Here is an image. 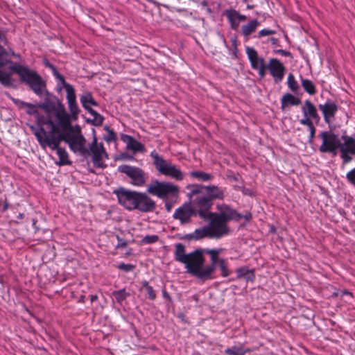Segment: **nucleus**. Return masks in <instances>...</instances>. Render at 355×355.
Masks as SVG:
<instances>
[{"label": "nucleus", "mask_w": 355, "mask_h": 355, "mask_svg": "<svg viewBox=\"0 0 355 355\" xmlns=\"http://www.w3.org/2000/svg\"><path fill=\"white\" fill-rule=\"evenodd\" d=\"M98 297L97 295H90V300L92 302L96 301L98 300Z\"/></svg>", "instance_id": "obj_62"}, {"label": "nucleus", "mask_w": 355, "mask_h": 355, "mask_svg": "<svg viewBox=\"0 0 355 355\" xmlns=\"http://www.w3.org/2000/svg\"><path fill=\"white\" fill-rule=\"evenodd\" d=\"M114 193L119 203L128 211L138 210L142 213H149L156 209L155 200L146 193L119 187L114 191Z\"/></svg>", "instance_id": "obj_5"}, {"label": "nucleus", "mask_w": 355, "mask_h": 355, "mask_svg": "<svg viewBox=\"0 0 355 355\" xmlns=\"http://www.w3.org/2000/svg\"><path fill=\"white\" fill-rule=\"evenodd\" d=\"M150 157L153 159V164L155 168L162 175L179 181L184 179V174L180 168L171 162L164 159L155 150H153L150 153Z\"/></svg>", "instance_id": "obj_7"}, {"label": "nucleus", "mask_w": 355, "mask_h": 355, "mask_svg": "<svg viewBox=\"0 0 355 355\" xmlns=\"http://www.w3.org/2000/svg\"><path fill=\"white\" fill-rule=\"evenodd\" d=\"M351 153H340V158L342 159V167L348 164L352 161V157Z\"/></svg>", "instance_id": "obj_41"}, {"label": "nucleus", "mask_w": 355, "mask_h": 355, "mask_svg": "<svg viewBox=\"0 0 355 355\" xmlns=\"http://www.w3.org/2000/svg\"><path fill=\"white\" fill-rule=\"evenodd\" d=\"M233 15L234 16H237V19L239 21H245L247 19L245 15L240 14L239 11H234Z\"/></svg>", "instance_id": "obj_51"}, {"label": "nucleus", "mask_w": 355, "mask_h": 355, "mask_svg": "<svg viewBox=\"0 0 355 355\" xmlns=\"http://www.w3.org/2000/svg\"><path fill=\"white\" fill-rule=\"evenodd\" d=\"M64 142L69 145L70 150L76 153H79L83 156L89 155V151L87 148L86 139L83 135L71 137L66 135Z\"/></svg>", "instance_id": "obj_12"}, {"label": "nucleus", "mask_w": 355, "mask_h": 355, "mask_svg": "<svg viewBox=\"0 0 355 355\" xmlns=\"http://www.w3.org/2000/svg\"><path fill=\"white\" fill-rule=\"evenodd\" d=\"M218 266L220 270H221V276L223 277H227L230 275V271L227 267V263L225 259H221L219 261Z\"/></svg>", "instance_id": "obj_38"}, {"label": "nucleus", "mask_w": 355, "mask_h": 355, "mask_svg": "<svg viewBox=\"0 0 355 355\" xmlns=\"http://www.w3.org/2000/svg\"><path fill=\"white\" fill-rule=\"evenodd\" d=\"M276 33V31L271 30L269 28H263L259 31L257 35L254 36V37L261 38L265 36L272 35Z\"/></svg>", "instance_id": "obj_42"}, {"label": "nucleus", "mask_w": 355, "mask_h": 355, "mask_svg": "<svg viewBox=\"0 0 355 355\" xmlns=\"http://www.w3.org/2000/svg\"><path fill=\"white\" fill-rule=\"evenodd\" d=\"M123 141L126 143L127 148L134 153H143L145 150L144 146L131 136L124 135Z\"/></svg>", "instance_id": "obj_24"}, {"label": "nucleus", "mask_w": 355, "mask_h": 355, "mask_svg": "<svg viewBox=\"0 0 355 355\" xmlns=\"http://www.w3.org/2000/svg\"><path fill=\"white\" fill-rule=\"evenodd\" d=\"M191 176L203 182L209 181L213 178V175L202 171H195L190 173Z\"/></svg>", "instance_id": "obj_34"}, {"label": "nucleus", "mask_w": 355, "mask_h": 355, "mask_svg": "<svg viewBox=\"0 0 355 355\" xmlns=\"http://www.w3.org/2000/svg\"><path fill=\"white\" fill-rule=\"evenodd\" d=\"M51 115L46 114V117L42 121L43 124L51 128V130L46 132L43 128H41L35 132V136L41 146L43 148L49 146L51 149L55 150L60 146L61 141H65L66 135L63 130L60 132V127L54 123Z\"/></svg>", "instance_id": "obj_6"}, {"label": "nucleus", "mask_w": 355, "mask_h": 355, "mask_svg": "<svg viewBox=\"0 0 355 355\" xmlns=\"http://www.w3.org/2000/svg\"><path fill=\"white\" fill-rule=\"evenodd\" d=\"M205 237H209L210 239H213V236L208 228L207 225L204 226L200 228L196 229L193 233L185 234L182 239L188 241L191 240H200Z\"/></svg>", "instance_id": "obj_21"}, {"label": "nucleus", "mask_w": 355, "mask_h": 355, "mask_svg": "<svg viewBox=\"0 0 355 355\" xmlns=\"http://www.w3.org/2000/svg\"><path fill=\"white\" fill-rule=\"evenodd\" d=\"M322 144L319 151L322 153H329L336 156L340 146V139L337 135L331 131H323L319 135Z\"/></svg>", "instance_id": "obj_10"}, {"label": "nucleus", "mask_w": 355, "mask_h": 355, "mask_svg": "<svg viewBox=\"0 0 355 355\" xmlns=\"http://www.w3.org/2000/svg\"><path fill=\"white\" fill-rule=\"evenodd\" d=\"M309 140L310 141H312L313 139V138L315 137V128L313 125V123L311 125V126H309Z\"/></svg>", "instance_id": "obj_50"}, {"label": "nucleus", "mask_w": 355, "mask_h": 355, "mask_svg": "<svg viewBox=\"0 0 355 355\" xmlns=\"http://www.w3.org/2000/svg\"><path fill=\"white\" fill-rule=\"evenodd\" d=\"M159 240L157 235H146L141 241L142 244H151L155 243Z\"/></svg>", "instance_id": "obj_40"}, {"label": "nucleus", "mask_w": 355, "mask_h": 355, "mask_svg": "<svg viewBox=\"0 0 355 355\" xmlns=\"http://www.w3.org/2000/svg\"><path fill=\"white\" fill-rule=\"evenodd\" d=\"M252 214L249 211H246L245 214H241V218H244L247 222L252 218Z\"/></svg>", "instance_id": "obj_54"}, {"label": "nucleus", "mask_w": 355, "mask_h": 355, "mask_svg": "<svg viewBox=\"0 0 355 355\" xmlns=\"http://www.w3.org/2000/svg\"><path fill=\"white\" fill-rule=\"evenodd\" d=\"M147 192L163 200H166L170 198H176L178 196L179 188L172 183L155 180L148 186Z\"/></svg>", "instance_id": "obj_8"}, {"label": "nucleus", "mask_w": 355, "mask_h": 355, "mask_svg": "<svg viewBox=\"0 0 355 355\" xmlns=\"http://www.w3.org/2000/svg\"><path fill=\"white\" fill-rule=\"evenodd\" d=\"M343 295H350V296H352V293L350 291H347V290H345V291H343Z\"/></svg>", "instance_id": "obj_64"}, {"label": "nucleus", "mask_w": 355, "mask_h": 355, "mask_svg": "<svg viewBox=\"0 0 355 355\" xmlns=\"http://www.w3.org/2000/svg\"><path fill=\"white\" fill-rule=\"evenodd\" d=\"M162 296L164 299H166L168 302H171L172 299L170 296V295L167 293V291L165 289L162 290Z\"/></svg>", "instance_id": "obj_55"}, {"label": "nucleus", "mask_w": 355, "mask_h": 355, "mask_svg": "<svg viewBox=\"0 0 355 355\" xmlns=\"http://www.w3.org/2000/svg\"><path fill=\"white\" fill-rule=\"evenodd\" d=\"M287 84L288 88L293 92H297L299 89V85L297 82V80L295 78V76L292 73H289L287 77Z\"/></svg>", "instance_id": "obj_37"}, {"label": "nucleus", "mask_w": 355, "mask_h": 355, "mask_svg": "<svg viewBox=\"0 0 355 355\" xmlns=\"http://www.w3.org/2000/svg\"><path fill=\"white\" fill-rule=\"evenodd\" d=\"M117 171L125 174L131 180V184L134 186L142 187L146 183V173L141 168L123 164L118 166Z\"/></svg>", "instance_id": "obj_11"}, {"label": "nucleus", "mask_w": 355, "mask_h": 355, "mask_svg": "<svg viewBox=\"0 0 355 355\" xmlns=\"http://www.w3.org/2000/svg\"><path fill=\"white\" fill-rule=\"evenodd\" d=\"M202 218L209 221V225L207 227L209 228L213 238L219 239L229 234L230 229L227 225V222L218 213H209Z\"/></svg>", "instance_id": "obj_9"}, {"label": "nucleus", "mask_w": 355, "mask_h": 355, "mask_svg": "<svg viewBox=\"0 0 355 355\" xmlns=\"http://www.w3.org/2000/svg\"><path fill=\"white\" fill-rule=\"evenodd\" d=\"M245 53L252 69H257L260 67L266 65L264 58L259 57L257 51L253 47L247 46L245 48Z\"/></svg>", "instance_id": "obj_19"}, {"label": "nucleus", "mask_w": 355, "mask_h": 355, "mask_svg": "<svg viewBox=\"0 0 355 355\" xmlns=\"http://www.w3.org/2000/svg\"><path fill=\"white\" fill-rule=\"evenodd\" d=\"M122 157L127 159H132L133 157L128 155L127 153H123L121 155Z\"/></svg>", "instance_id": "obj_60"}, {"label": "nucleus", "mask_w": 355, "mask_h": 355, "mask_svg": "<svg viewBox=\"0 0 355 355\" xmlns=\"http://www.w3.org/2000/svg\"><path fill=\"white\" fill-rule=\"evenodd\" d=\"M90 114L93 116V119H87L86 122L87 123L94 126H100L103 124L104 118L101 114L98 113L96 110H91Z\"/></svg>", "instance_id": "obj_32"}, {"label": "nucleus", "mask_w": 355, "mask_h": 355, "mask_svg": "<svg viewBox=\"0 0 355 355\" xmlns=\"http://www.w3.org/2000/svg\"><path fill=\"white\" fill-rule=\"evenodd\" d=\"M37 220L36 218L32 219V225H33L35 232H37L39 230V227L37 226Z\"/></svg>", "instance_id": "obj_57"}, {"label": "nucleus", "mask_w": 355, "mask_h": 355, "mask_svg": "<svg viewBox=\"0 0 355 355\" xmlns=\"http://www.w3.org/2000/svg\"><path fill=\"white\" fill-rule=\"evenodd\" d=\"M38 107L43 110L46 114H53L55 116L58 125L63 130L64 135H69L71 137L83 135L80 125H72L71 121L73 120L69 119L64 105L55 96L51 95L46 91V97L44 102L39 104Z\"/></svg>", "instance_id": "obj_3"}, {"label": "nucleus", "mask_w": 355, "mask_h": 355, "mask_svg": "<svg viewBox=\"0 0 355 355\" xmlns=\"http://www.w3.org/2000/svg\"><path fill=\"white\" fill-rule=\"evenodd\" d=\"M341 139L343 143L340 140V153L355 154V139L351 136L342 135Z\"/></svg>", "instance_id": "obj_23"}, {"label": "nucleus", "mask_w": 355, "mask_h": 355, "mask_svg": "<svg viewBox=\"0 0 355 355\" xmlns=\"http://www.w3.org/2000/svg\"><path fill=\"white\" fill-rule=\"evenodd\" d=\"M117 268L120 270H122L126 272L132 271L133 269H135V266L131 263H125L123 262L120 263Z\"/></svg>", "instance_id": "obj_43"}, {"label": "nucleus", "mask_w": 355, "mask_h": 355, "mask_svg": "<svg viewBox=\"0 0 355 355\" xmlns=\"http://www.w3.org/2000/svg\"><path fill=\"white\" fill-rule=\"evenodd\" d=\"M312 120L313 119L308 116H304V119H300V123L302 125H306L309 128V126H311V125L313 123Z\"/></svg>", "instance_id": "obj_46"}, {"label": "nucleus", "mask_w": 355, "mask_h": 355, "mask_svg": "<svg viewBox=\"0 0 355 355\" xmlns=\"http://www.w3.org/2000/svg\"><path fill=\"white\" fill-rule=\"evenodd\" d=\"M80 103L82 105H91L94 106H97V102L94 99L92 94L88 92L84 95H82L80 98Z\"/></svg>", "instance_id": "obj_35"}, {"label": "nucleus", "mask_w": 355, "mask_h": 355, "mask_svg": "<svg viewBox=\"0 0 355 355\" xmlns=\"http://www.w3.org/2000/svg\"><path fill=\"white\" fill-rule=\"evenodd\" d=\"M142 288L146 291L148 297L150 300H155L156 299V293L153 288L149 284V283L144 280L141 282Z\"/></svg>", "instance_id": "obj_36"}, {"label": "nucleus", "mask_w": 355, "mask_h": 355, "mask_svg": "<svg viewBox=\"0 0 355 355\" xmlns=\"http://www.w3.org/2000/svg\"><path fill=\"white\" fill-rule=\"evenodd\" d=\"M104 128L107 132V135L104 137L105 141L108 143L116 141L117 137L114 130L110 128V127L107 125H105Z\"/></svg>", "instance_id": "obj_39"}, {"label": "nucleus", "mask_w": 355, "mask_h": 355, "mask_svg": "<svg viewBox=\"0 0 355 355\" xmlns=\"http://www.w3.org/2000/svg\"><path fill=\"white\" fill-rule=\"evenodd\" d=\"M175 260L185 265L189 273L205 282L210 269L205 268L203 265L205 259L203 256V249H196L189 254L185 253V246L182 243H177L174 251Z\"/></svg>", "instance_id": "obj_4"}, {"label": "nucleus", "mask_w": 355, "mask_h": 355, "mask_svg": "<svg viewBox=\"0 0 355 355\" xmlns=\"http://www.w3.org/2000/svg\"><path fill=\"white\" fill-rule=\"evenodd\" d=\"M346 178L351 184L355 186V168L347 173Z\"/></svg>", "instance_id": "obj_44"}, {"label": "nucleus", "mask_w": 355, "mask_h": 355, "mask_svg": "<svg viewBox=\"0 0 355 355\" xmlns=\"http://www.w3.org/2000/svg\"><path fill=\"white\" fill-rule=\"evenodd\" d=\"M238 279H244L247 282H254L255 275L253 270H250L248 267L243 266L236 270Z\"/></svg>", "instance_id": "obj_26"}, {"label": "nucleus", "mask_w": 355, "mask_h": 355, "mask_svg": "<svg viewBox=\"0 0 355 355\" xmlns=\"http://www.w3.org/2000/svg\"><path fill=\"white\" fill-rule=\"evenodd\" d=\"M234 11H236V10L234 9H230V10H226L225 11V15L226 16L228 21H232V20L238 21L237 16H234L233 15Z\"/></svg>", "instance_id": "obj_45"}, {"label": "nucleus", "mask_w": 355, "mask_h": 355, "mask_svg": "<svg viewBox=\"0 0 355 355\" xmlns=\"http://www.w3.org/2000/svg\"><path fill=\"white\" fill-rule=\"evenodd\" d=\"M302 111L303 112L304 116H308L315 121L316 123H318L320 117L318 113L316 107L312 103V102L309 100H306L304 102V105L302 107Z\"/></svg>", "instance_id": "obj_22"}, {"label": "nucleus", "mask_w": 355, "mask_h": 355, "mask_svg": "<svg viewBox=\"0 0 355 355\" xmlns=\"http://www.w3.org/2000/svg\"><path fill=\"white\" fill-rule=\"evenodd\" d=\"M266 69H268V67L267 65H265L257 68L256 70H258L259 76H260V78H263L266 76Z\"/></svg>", "instance_id": "obj_49"}, {"label": "nucleus", "mask_w": 355, "mask_h": 355, "mask_svg": "<svg viewBox=\"0 0 355 355\" xmlns=\"http://www.w3.org/2000/svg\"><path fill=\"white\" fill-rule=\"evenodd\" d=\"M193 215L194 211L190 206H182L175 211L173 218L180 220L181 224H186L190 222Z\"/></svg>", "instance_id": "obj_20"}, {"label": "nucleus", "mask_w": 355, "mask_h": 355, "mask_svg": "<svg viewBox=\"0 0 355 355\" xmlns=\"http://www.w3.org/2000/svg\"><path fill=\"white\" fill-rule=\"evenodd\" d=\"M232 46L234 47L235 50L237 49V41L236 39L232 40Z\"/></svg>", "instance_id": "obj_63"}, {"label": "nucleus", "mask_w": 355, "mask_h": 355, "mask_svg": "<svg viewBox=\"0 0 355 355\" xmlns=\"http://www.w3.org/2000/svg\"><path fill=\"white\" fill-rule=\"evenodd\" d=\"M67 92V101L68 104V108L70 113H68L69 119H72L73 121H76L78 119V114L80 110L78 105L76 101V96L75 89L73 87L68 86Z\"/></svg>", "instance_id": "obj_15"}, {"label": "nucleus", "mask_w": 355, "mask_h": 355, "mask_svg": "<svg viewBox=\"0 0 355 355\" xmlns=\"http://www.w3.org/2000/svg\"><path fill=\"white\" fill-rule=\"evenodd\" d=\"M112 295L115 297L116 301L119 304H122V302L125 300L130 295V293L126 292L125 288H122L118 291H114L112 292Z\"/></svg>", "instance_id": "obj_33"}, {"label": "nucleus", "mask_w": 355, "mask_h": 355, "mask_svg": "<svg viewBox=\"0 0 355 355\" xmlns=\"http://www.w3.org/2000/svg\"><path fill=\"white\" fill-rule=\"evenodd\" d=\"M318 108L322 112L325 123H329L331 119L334 118L338 110V106L331 100H327L324 104H320Z\"/></svg>", "instance_id": "obj_16"}, {"label": "nucleus", "mask_w": 355, "mask_h": 355, "mask_svg": "<svg viewBox=\"0 0 355 355\" xmlns=\"http://www.w3.org/2000/svg\"><path fill=\"white\" fill-rule=\"evenodd\" d=\"M219 212L218 214L227 223L230 220L239 221L241 219V214L226 205H218Z\"/></svg>", "instance_id": "obj_17"}, {"label": "nucleus", "mask_w": 355, "mask_h": 355, "mask_svg": "<svg viewBox=\"0 0 355 355\" xmlns=\"http://www.w3.org/2000/svg\"><path fill=\"white\" fill-rule=\"evenodd\" d=\"M200 6L202 7V9H205L206 10V12L209 15L211 14L212 13V10L208 6V2L206 0H203L201 1L200 3Z\"/></svg>", "instance_id": "obj_47"}, {"label": "nucleus", "mask_w": 355, "mask_h": 355, "mask_svg": "<svg viewBox=\"0 0 355 355\" xmlns=\"http://www.w3.org/2000/svg\"><path fill=\"white\" fill-rule=\"evenodd\" d=\"M88 150L89 151V155H92V162L94 165L98 168H103L104 166L102 162L103 153L106 154V153L103 144L97 143V139L96 137H94V139L90 144L89 149Z\"/></svg>", "instance_id": "obj_13"}, {"label": "nucleus", "mask_w": 355, "mask_h": 355, "mask_svg": "<svg viewBox=\"0 0 355 355\" xmlns=\"http://www.w3.org/2000/svg\"><path fill=\"white\" fill-rule=\"evenodd\" d=\"M55 150H56V153L59 157L58 164L60 166L69 165L71 164V162L69 159V155L64 148L59 146Z\"/></svg>", "instance_id": "obj_29"}, {"label": "nucleus", "mask_w": 355, "mask_h": 355, "mask_svg": "<svg viewBox=\"0 0 355 355\" xmlns=\"http://www.w3.org/2000/svg\"><path fill=\"white\" fill-rule=\"evenodd\" d=\"M301 83L304 90L309 95H314L317 89L314 83L309 79L301 78Z\"/></svg>", "instance_id": "obj_31"}, {"label": "nucleus", "mask_w": 355, "mask_h": 355, "mask_svg": "<svg viewBox=\"0 0 355 355\" xmlns=\"http://www.w3.org/2000/svg\"><path fill=\"white\" fill-rule=\"evenodd\" d=\"M91 105H85L83 107L90 114L91 110H94L90 107Z\"/></svg>", "instance_id": "obj_59"}, {"label": "nucleus", "mask_w": 355, "mask_h": 355, "mask_svg": "<svg viewBox=\"0 0 355 355\" xmlns=\"http://www.w3.org/2000/svg\"><path fill=\"white\" fill-rule=\"evenodd\" d=\"M0 41L2 42L4 45H8V40L4 34L0 33Z\"/></svg>", "instance_id": "obj_56"}, {"label": "nucleus", "mask_w": 355, "mask_h": 355, "mask_svg": "<svg viewBox=\"0 0 355 355\" xmlns=\"http://www.w3.org/2000/svg\"><path fill=\"white\" fill-rule=\"evenodd\" d=\"M187 189L189 191L188 196L194 209L202 218L211 213L209 209L214 200H223L225 198V188L215 185L189 184Z\"/></svg>", "instance_id": "obj_2"}, {"label": "nucleus", "mask_w": 355, "mask_h": 355, "mask_svg": "<svg viewBox=\"0 0 355 355\" xmlns=\"http://www.w3.org/2000/svg\"><path fill=\"white\" fill-rule=\"evenodd\" d=\"M276 53H279L282 55L286 56V57H291V58L292 57L291 53L289 51H287L286 50L279 49V50L276 51Z\"/></svg>", "instance_id": "obj_52"}, {"label": "nucleus", "mask_w": 355, "mask_h": 355, "mask_svg": "<svg viewBox=\"0 0 355 355\" xmlns=\"http://www.w3.org/2000/svg\"><path fill=\"white\" fill-rule=\"evenodd\" d=\"M164 202H165V207L166 208V209L169 211H171V205L169 204V202H168V200H164Z\"/></svg>", "instance_id": "obj_61"}, {"label": "nucleus", "mask_w": 355, "mask_h": 355, "mask_svg": "<svg viewBox=\"0 0 355 355\" xmlns=\"http://www.w3.org/2000/svg\"><path fill=\"white\" fill-rule=\"evenodd\" d=\"M267 67L270 75L274 78L275 83H279L282 82L286 70L284 64L278 59L271 58L267 64Z\"/></svg>", "instance_id": "obj_14"}, {"label": "nucleus", "mask_w": 355, "mask_h": 355, "mask_svg": "<svg viewBox=\"0 0 355 355\" xmlns=\"http://www.w3.org/2000/svg\"><path fill=\"white\" fill-rule=\"evenodd\" d=\"M260 25V22L256 19L250 20L247 24L243 25L241 27V34L245 38V40H248L250 35L254 33Z\"/></svg>", "instance_id": "obj_25"}, {"label": "nucleus", "mask_w": 355, "mask_h": 355, "mask_svg": "<svg viewBox=\"0 0 355 355\" xmlns=\"http://www.w3.org/2000/svg\"><path fill=\"white\" fill-rule=\"evenodd\" d=\"M301 103V100L291 94L286 93L281 98V108L284 110L288 105L297 106Z\"/></svg>", "instance_id": "obj_27"}, {"label": "nucleus", "mask_w": 355, "mask_h": 355, "mask_svg": "<svg viewBox=\"0 0 355 355\" xmlns=\"http://www.w3.org/2000/svg\"><path fill=\"white\" fill-rule=\"evenodd\" d=\"M269 41L271 42V44L272 45H278V43H279V40L277 38H275V37H271L269 39Z\"/></svg>", "instance_id": "obj_58"}, {"label": "nucleus", "mask_w": 355, "mask_h": 355, "mask_svg": "<svg viewBox=\"0 0 355 355\" xmlns=\"http://www.w3.org/2000/svg\"><path fill=\"white\" fill-rule=\"evenodd\" d=\"M44 63L47 68L50 69L52 71L53 76L63 85L66 92H67V88L69 89L68 86H69L70 87H73L71 85L65 81L64 76H62L58 71L56 67L53 64L50 63L47 60H45Z\"/></svg>", "instance_id": "obj_28"}, {"label": "nucleus", "mask_w": 355, "mask_h": 355, "mask_svg": "<svg viewBox=\"0 0 355 355\" xmlns=\"http://www.w3.org/2000/svg\"><path fill=\"white\" fill-rule=\"evenodd\" d=\"M250 349H245L243 345L232 346L225 349L226 355H245L247 352H250Z\"/></svg>", "instance_id": "obj_30"}, {"label": "nucleus", "mask_w": 355, "mask_h": 355, "mask_svg": "<svg viewBox=\"0 0 355 355\" xmlns=\"http://www.w3.org/2000/svg\"><path fill=\"white\" fill-rule=\"evenodd\" d=\"M10 56L18 59L20 58V55L15 53L12 49H10L8 51H6L0 45V69L8 64H10L9 69L11 71L18 74L20 81L28 85L36 95L42 96L46 90V83L41 76L28 67L16 62H12L10 60ZM0 83L6 87H10L11 85L10 74L3 72L0 69Z\"/></svg>", "instance_id": "obj_1"}, {"label": "nucleus", "mask_w": 355, "mask_h": 355, "mask_svg": "<svg viewBox=\"0 0 355 355\" xmlns=\"http://www.w3.org/2000/svg\"><path fill=\"white\" fill-rule=\"evenodd\" d=\"M13 101L15 102V104H19V105H23V106H26L28 108H33L35 107V105L30 103H26V102H24V101H21L19 99H14Z\"/></svg>", "instance_id": "obj_48"}, {"label": "nucleus", "mask_w": 355, "mask_h": 355, "mask_svg": "<svg viewBox=\"0 0 355 355\" xmlns=\"http://www.w3.org/2000/svg\"><path fill=\"white\" fill-rule=\"evenodd\" d=\"M232 30H237L239 26V21L236 20L228 21Z\"/></svg>", "instance_id": "obj_53"}, {"label": "nucleus", "mask_w": 355, "mask_h": 355, "mask_svg": "<svg viewBox=\"0 0 355 355\" xmlns=\"http://www.w3.org/2000/svg\"><path fill=\"white\" fill-rule=\"evenodd\" d=\"M221 250L216 249H205L203 250V253H206L210 255L211 258V264L209 266H206L205 268L210 269V272L207 275V279H213L215 278L214 272L216 270V264L219 263V261L221 259L219 258V254L220 253Z\"/></svg>", "instance_id": "obj_18"}]
</instances>
